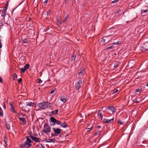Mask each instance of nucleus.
Instances as JSON below:
<instances>
[{"instance_id": "864d4df0", "label": "nucleus", "mask_w": 148, "mask_h": 148, "mask_svg": "<svg viewBox=\"0 0 148 148\" xmlns=\"http://www.w3.org/2000/svg\"><path fill=\"white\" fill-rule=\"evenodd\" d=\"M40 148H45L44 146H43L41 144V146L40 147Z\"/></svg>"}, {"instance_id": "2f4dec72", "label": "nucleus", "mask_w": 148, "mask_h": 148, "mask_svg": "<svg viewBox=\"0 0 148 148\" xmlns=\"http://www.w3.org/2000/svg\"><path fill=\"white\" fill-rule=\"evenodd\" d=\"M13 76L14 77L13 80H15V78H17V75L15 73H14L13 74Z\"/></svg>"}, {"instance_id": "49530a36", "label": "nucleus", "mask_w": 148, "mask_h": 148, "mask_svg": "<svg viewBox=\"0 0 148 148\" xmlns=\"http://www.w3.org/2000/svg\"><path fill=\"white\" fill-rule=\"evenodd\" d=\"M8 6V3H7L5 4V6L4 7V8H6V9H7Z\"/></svg>"}, {"instance_id": "ea45409f", "label": "nucleus", "mask_w": 148, "mask_h": 148, "mask_svg": "<svg viewBox=\"0 0 148 148\" xmlns=\"http://www.w3.org/2000/svg\"><path fill=\"white\" fill-rule=\"evenodd\" d=\"M56 89L55 88H54L50 92V94H52L54 93V92L56 91Z\"/></svg>"}, {"instance_id": "5701e85b", "label": "nucleus", "mask_w": 148, "mask_h": 148, "mask_svg": "<svg viewBox=\"0 0 148 148\" xmlns=\"http://www.w3.org/2000/svg\"><path fill=\"white\" fill-rule=\"evenodd\" d=\"M114 47H115L112 44V45H111L110 46L106 47V49L108 50V49H113Z\"/></svg>"}, {"instance_id": "4c0bfd02", "label": "nucleus", "mask_w": 148, "mask_h": 148, "mask_svg": "<svg viewBox=\"0 0 148 148\" xmlns=\"http://www.w3.org/2000/svg\"><path fill=\"white\" fill-rule=\"evenodd\" d=\"M147 71V68H146L145 69H144L142 70L141 71L142 72H144Z\"/></svg>"}, {"instance_id": "a18cd8bd", "label": "nucleus", "mask_w": 148, "mask_h": 148, "mask_svg": "<svg viewBox=\"0 0 148 148\" xmlns=\"http://www.w3.org/2000/svg\"><path fill=\"white\" fill-rule=\"evenodd\" d=\"M50 14V11L49 10L47 12V16L49 15Z\"/></svg>"}, {"instance_id": "603ef678", "label": "nucleus", "mask_w": 148, "mask_h": 148, "mask_svg": "<svg viewBox=\"0 0 148 148\" xmlns=\"http://www.w3.org/2000/svg\"><path fill=\"white\" fill-rule=\"evenodd\" d=\"M2 44L1 42V40H0V49L2 47Z\"/></svg>"}, {"instance_id": "473e14b6", "label": "nucleus", "mask_w": 148, "mask_h": 148, "mask_svg": "<svg viewBox=\"0 0 148 148\" xmlns=\"http://www.w3.org/2000/svg\"><path fill=\"white\" fill-rule=\"evenodd\" d=\"M32 103H33L32 102H30L28 103L27 104V105L29 106H31Z\"/></svg>"}, {"instance_id": "2eb2a0df", "label": "nucleus", "mask_w": 148, "mask_h": 148, "mask_svg": "<svg viewBox=\"0 0 148 148\" xmlns=\"http://www.w3.org/2000/svg\"><path fill=\"white\" fill-rule=\"evenodd\" d=\"M60 125L62 127L64 128L67 127L68 126L65 122L63 123L61 122V123L60 124Z\"/></svg>"}, {"instance_id": "1a4fd4ad", "label": "nucleus", "mask_w": 148, "mask_h": 148, "mask_svg": "<svg viewBox=\"0 0 148 148\" xmlns=\"http://www.w3.org/2000/svg\"><path fill=\"white\" fill-rule=\"evenodd\" d=\"M82 83V80H79L77 83L75 84V87L77 90H79L81 87L80 84Z\"/></svg>"}, {"instance_id": "e2e57ef3", "label": "nucleus", "mask_w": 148, "mask_h": 148, "mask_svg": "<svg viewBox=\"0 0 148 148\" xmlns=\"http://www.w3.org/2000/svg\"><path fill=\"white\" fill-rule=\"evenodd\" d=\"M4 142H5V143L6 144V141H4Z\"/></svg>"}, {"instance_id": "f257e3e1", "label": "nucleus", "mask_w": 148, "mask_h": 148, "mask_svg": "<svg viewBox=\"0 0 148 148\" xmlns=\"http://www.w3.org/2000/svg\"><path fill=\"white\" fill-rule=\"evenodd\" d=\"M38 106L42 110H44L51 107V104L48 102H43L38 103Z\"/></svg>"}, {"instance_id": "5fc2aeb1", "label": "nucleus", "mask_w": 148, "mask_h": 148, "mask_svg": "<svg viewBox=\"0 0 148 148\" xmlns=\"http://www.w3.org/2000/svg\"><path fill=\"white\" fill-rule=\"evenodd\" d=\"M49 0H45V1L44 2V3H47Z\"/></svg>"}, {"instance_id": "e433bc0d", "label": "nucleus", "mask_w": 148, "mask_h": 148, "mask_svg": "<svg viewBox=\"0 0 148 148\" xmlns=\"http://www.w3.org/2000/svg\"><path fill=\"white\" fill-rule=\"evenodd\" d=\"M118 90L117 89H114L113 90V94H115V93L117 92L118 91Z\"/></svg>"}, {"instance_id": "680f3d73", "label": "nucleus", "mask_w": 148, "mask_h": 148, "mask_svg": "<svg viewBox=\"0 0 148 148\" xmlns=\"http://www.w3.org/2000/svg\"><path fill=\"white\" fill-rule=\"evenodd\" d=\"M146 86H147L148 87V83L147 84Z\"/></svg>"}, {"instance_id": "aec40b11", "label": "nucleus", "mask_w": 148, "mask_h": 148, "mask_svg": "<svg viewBox=\"0 0 148 148\" xmlns=\"http://www.w3.org/2000/svg\"><path fill=\"white\" fill-rule=\"evenodd\" d=\"M100 41V42L101 43L104 44H105L106 40V39L103 38H101L100 39H99Z\"/></svg>"}, {"instance_id": "f3484780", "label": "nucleus", "mask_w": 148, "mask_h": 148, "mask_svg": "<svg viewBox=\"0 0 148 148\" xmlns=\"http://www.w3.org/2000/svg\"><path fill=\"white\" fill-rule=\"evenodd\" d=\"M143 88L141 86H139L136 90V92L141 93L142 91Z\"/></svg>"}, {"instance_id": "393cba45", "label": "nucleus", "mask_w": 148, "mask_h": 148, "mask_svg": "<svg viewBox=\"0 0 148 148\" xmlns=\"http://www.w3.org/2000/svg\"><path fill=\"white\" fill-rule=\"evenodd\" d=\"M58 110H55L51 112V113L53 114H58Z\"/></svg>"}, {"instance_id": "4d7b16f0", "label": "nucleus", "mask_w": 148, "mask_h": 148, "mask_svg": "<svg viewBox=\"0 0 148 148\" xmlns=\"http://www.w3.org/2000/svg\"><path fill=\"white\" fill-rule=\"evenodd\" d=\"M121 12V10H118V11L117 12H116V13H119L120 12Z\"/></svg>"}, {"instance_id": "4be33fe9", "label": "nucleus", "mask_w": 148, "mask_h": 148, "mask_svg": "<svg viewBox=\"0 0 148 148\" xmlns=\"http://www.w3.org/2000/svg\"><path fill=\"white\" fill-rule=\"evenodd\" d=\"M85 72L84 70L82 69L81 70V71L80 72L78 73V74L79 75H82L83 74H84Z\"/></svg>"}, {"instance_id": "7c9ffc66", "label": "nucleus", "mask_w": 148, "mask_h": 148, "mask_svg": "<svg viewBox=\"0 0 148 148\" xmlns=\"http://www.w3.org/2000/svg\"><path fill=\"white\" fill-rule=\"evenodd\" d=\"M3 115V111H2V110L1 108V107H0V116H2Z\"/></svg>"}, {"instance_id": "6e6552de", "label": "nucleus", "mask_w": 148, "mask_h": 148, "mask_svg": "<svg viewBox=\"0 0 148 148\" xmlns=\"http://www.w3.org/2000/svg\"><path fill=\"white\" fill-rule=\"evenodd\" d=\"M32 145V144L25 142L21 145V148H28L29 147H31Z\"/></svg>"}, {"instance_id": "bf43d9fd", "label": "nucleus", "mask_w": 148, "mask_h": 148, "mask_svg": "<svg viewBox=\"0 0 148 148\" xmlns=\"http://www.w3.org/2000/svg\"><path fill=\"white\" fill-rule=\"evenodd\" d=\"M65 1L66 3L68 2V0H65Z\"/></svg>"}, {"instance_id": "f704fd0d", "label": "nucleus", "mask_w": 148, "mask_h": 148, "mask_svg": "<svg viewBox=\"0 0 148 148\" xmlns=\"http://www.w3.org/2000/svg\"><path fill=\"white\" fill-rule=\"evenodd\" d=\"M148 11L147 10H141V13L143 14V13H145L147 12Z\"/></svg>"}, {"instance_id": "a19ab883", "label": "nucleus", "mask_w": 148, "mask_h": 148, "mask_svg": "<svg viewBox=\"0 0 148 148\" xmlns=\"http://www.w3.org/2000/svg\"><path fill=\"white\" fill-rule=\"evenodd\" d=\"M22 81V79L21 78H20L18 80V82L19 83H21Z\"/></svg>"}, {"instance_id": "9b49d317", "label": "nucleus", "mask_w": 148, "mask_h": 148, "mask_svg": "<svg viewBox=\"0 0 148 148\" xmlns=\"http://www.w3.org/2000/svg\"><path fill=\"white\" fill-rule=\"evenodd\" d=\"M53 130L55 133L57 135L58 134H60L62 131L61 129L58 128L56 129L53 128Z\"/></svg>"}, {"instance_id": "6e6d98bb", "label": "nucleus", "mask_w": 148, "mask_h": 148, "mask_svg": "<svg viewBox=\"0 0 148 148\" xmlns=\"http://www.w3.org/2000/svg\"><path fill=\"white\" fill-rule=\"evenodd\" d=\"M30 31L31 32H32L34 34L32 36H34V31Z\"/></svg>"}, {"instance_id": "7ed1b4c3", "label": "nucleus", "mask_w": 148, "mask_h": 148, "mask_svg": "<svg viewBox=\"0 0 148 148\" xmlns=\"http://www.w3.org/2000/svg\"><path fill=\"white\" fill-rule=\"evenodd\" d=\"M21 116L23 117L25 116V115L22 114H18V119L20 122V124L22 125H26L27 123V121L24 118H21Z\"/></svg>"}, {"instance_id": "20e7f679", "label": "nucleus", "mask_w": 148, "mask_h": 148, "mask_svg": "<svg viewBox=\"0 0 148 148\" xmlns=\"http://www.w3.org/2000/svg\"><path fill=\"white\" fill-rule=\"evenodd\" d=\"M51 130L50 127L48 125L47 123H46L44 125V128L42 131V132L48 134L50 132Z\"/></svg>"}, {"instance_id": "c9c22d12", "label": "nucleus", "mask_w": 148, "mask_h": 148, "mask_svg": "<svg viewBox=\"0 0 148 148\" xmlns=\"http://www.w3.org/2000/svg\"><path fill=\"white\" fill-rule=\"evenodd\" d=\"M106 38L105 39H106V40L105 41V42H106L105 44L107 43L108 42H109L110 41V40H108V39L107 38Z\"/></svg>"}, {"instance_id": "69168bd1", "label": "nucleus", "mask_w": 148, "mask_h": 148, "mask_svg": "<svg viewBox=\"0 0 148 148\" xmlns=\"http://www.w3.org/2000/svg\"><path fill=\"white\" fill-rule=\"evenodd\" d=\"M6 127L7 128V129H9V128H8V126H7V127Z\"/></svg>"}, {"instance_id": "cd10ccee", "label": "nucleus", "mask_w": 148, "mask_h": 148, "mask_svg": "<svg viewBox=\"0 0 148 148\" xmlns=\"http://www.w3.org/2000/svg\"><path fill=\"white\" fill-rule=\"evenodd\" d=\"M100 133V131L99 130H97L94 134V135L96 136L99 135Z\"/></svg>"}, {"instance_id": "338daca9", "label": "nucleus", "mask_w": 148, "mask_h": 148, "mask_svg": "<svg viewBox=\"0 0 148 148\" xmlns=\"http://www.w3.org/2000/svg\"><path fill=\"white\" fill-rule=\"evenodd\" d=\"M147 68V70H148V67H147L146 68Z\"/></svg>"}, {"instance_id": "8fccbe9b", "label": "nucleus", "mask_w": 148, "mask_h": 148, "mask_svg": "<svg viewBox=\"0 0 148 148\" xmlns=\"http://www.w3.org/2000/svg\"><path fill=\"white\" fill-rule=\"evenodd\" d=\"M3 82V80L0 77V82L2 83Z\"/></svg>"}, {"instance_id": "3c124183", "label": "nucleus", "mask_w": 148, "mask_h": 148, "mask_svg": "<svg viewBox=\"0 0 148 148\" xmlns=\"http://www.w3.org/2000/svg\"><path fill=\"white\" fill-rule=\"evenodd\" d=\"M100 127H101V126H97L96 127V130L100 128Z\"/></svg>"}, {"instance_id": "a211bd4d", "label": "nucleus", "mask_w": 148, "mask_h": 148, "mask_svg": "<svg viewBox=\"0 0 148 148\" xmlns=\"http://www.w3.org/2000/svg\"><path fill=\"white\" fill-rule=\"evenodd\" d=\"M26 141L25 142H27L28 143L30 144V143H32V141L29 138V136H26Z\"/></svg>"}, {"instance_id": "0e129e2a", "label": "nucleus", "mask_w": 148, "mask_h": 148, "mask_svg": "<svg viewBox=\"0 0 148 148\" xmlns=\"http://www.w3.org/2000/svg\"><path fill=\"white\" fill-rule=\"evenodd\" d=\"M135 102H136V103H138V102H139L138 101H135Z\"/></svg>"}, {"instance_id": "ddd939ff", "label": "nucleus", "mask_w": 148, "mask_h": 148, "mask_svg": "<svg viewBox=\"0 0 148 148\" xmlns=\"http://www.w3.org/2000/svg\"><path fill=\"white\" fill-rule=\"evenodd\" d=\"M9 104H10L11 107L10 110L11 112L16 113V112L15 110V109L13 106V102H10L9 103Z\"/></svg>"}, {"instance_id": "052dcab7", "label": "nucleus", "mask_w": 148, "mask_h": 148, "mask_svg": "<svg viewBox=\"0 0 148 148\" xmlns=\"http://www.w3.org/2000/svg\"><path fill=\"white\" fill-rule=\"evenodd\" d=\"M15 10V9H14L13 10V12H12V13H13V12L14 11V10Z\"/></svg>"}, {"instance_id": "4468645a", "label": "nucleus", "mask_w": 148, "mask_h": 148, "mask_svg": "<svg viewBox=\"0 0 148 148\" xmlns=\"http://www.w3.org/2000/svg\"><path fill=\"white\" fill-rule=\"evenodd\" d=\"M30 138L32 140H34L36 142H39L40 141L39 138L33 136H31Z\"/></svg>"}, {"instance_id": "79ce46f5", "label": "nucleus", "mask_w": 148, "mask_h": 148, "mask_svg": "<svg viewBox=\"0 0 148 148\" xmlns=\"http://www.w3.org/2000/svg\"><path fill=\"white\" fill-rule=\"evenodd\" d=\"M119 0H114L112 2V3H115L118 1Z\"/></svg>"}, {"instance_id": "f8f14e48", "label": "nucleus", "mask_w": 148, "mask_h": 148, "mask_svg": "<svg viewBox=\"0 0 148 148\" xmlns=\"http://www.w3.org/2000/svg\"><path fill=\"white\" fill-rule=\"evenodd\" d=\"M30 38H22V41L24 43L28 44L30 42Z\"/></svg>"}, {"instance_id": "c03bdc74", "label": "nucleus", "mask_w": 148, "mask_h": 148, "mask_svg": "<svg viewBox=\"0 0 148 148\" xmlns=\"http://www.w3.org/2000/svg\"><path fill=\"white\" fill-rule=\"evenodd\" d=\"M51 29L49 27L46 28L45 30H46V31H50Z\"/></svg>"}, {"instance_id": "c756f323", "label": "nucleus", "mask_w": 148, "mask_h": 148, "mask_svg": "<svg viewBox=\"0 0 148 148\" xmlns=\"http://www.w3.org/2000/svg\"><path fill=\"white\" fill-rule=\"evenodd\" d=\"M119 65V63L118 62H116L115 63L114 66V69L116 68Z\"/></svg>"}, {"instance_id": "13d9d810", "label": "nucleus", "mask_w": 148, "mask_h": 148, "mask_svg": "<svg viewBox=\"0 0 148 148\" xmlns=\"http://www.w3.org/2000/svg\"><path fill=\"white\" fill-rule=\"evenodd\" d=\"M3 108L4 109H5L6 108L5 105V104H4L3 106Z\"/></svg>"}, {"instance_id": "c85d7f7f", "label": "nucleus", "mask_w": 148, "mask_h": 148, "mask_svg": "<svg viewBox=\"0 0 148 148\" xmlns=\"http://www.w3.org/2000/svg\"><path fill=\"white\" fill-rule=\"evenodd\" d=\"M93 128L92 126H91L90 127H89V126H88L87 127V129L88 130V131H91Z\"/></svg>"}, {"instance_id": "0eeeda50", "label": "nucleus", "mask_w": 148, "mask_h": 148, "mask_svg": "<svg viewBox=\"0 0 148 148\" xmlns=\"http://www.w3.org/2000/svg\"><path fill=\"white\" fill-rule=\"evenodd\" d=\"M141 50L143 52H148V42H146L141 47Z\"/></svg>"}, {"instance_id": "f03ea898", "label": "nucleus", "mask_w": 148, "mask_h": 148, "mask_svg": "<svg viewBox=\"0 0 148 148\" xmlns=\"http://www.w3.org/2000/svg\"><path fill=\"white\" fill-rule=\"evenodd\" d=\"M116 109L112 106H110L107 107L105 109V112L107 114L112 115L116 112Z\"/></svg>"}, {"instance_id": "412c9836", "label": "nucleus", "mask_w": 148, "mask_h": 148, "mask_svg": "<svg viewBox=\"0 0 148 148\" xmlns=\"http://www.w3.org/2000/svg\"><path fill=\"white\" fill-rule=\"evenodd\" d=\"M69 17V15L68 14H67L66 15L64 19L63 20V22L64 23H65L66 22L67 20L68 19Z\"/></svg>"}, {"instance_id": "6ab92c4d", "label": "nucleus", "mask_w": 148, "mask_h": 148, "mask_svg": "<svg viewBox=\"0 0 148 148\" xmlns=\"http://www.w3.org/2000/svg\"><path fill=\"white\" fill-rule=\"evenodd\" d=\"M66 97H62L60 100L61 101H63V103H64L65 101H66Z\"/></svg>"}, {"instance_id": "a878e982", "label": "nucleus", "mask_w": 148, "mask_h": 148, "mask_svg": "<svg viewBox=\"0 0 148 148\" xmlns=\"http://www.w3.org/2000/svg\"><path fill=\"white\" fill-rule=\"evenodd\" d=\"M121 43L122 42H121V41H119L113 43V44L114 45H121Z\"/></svg>"}, {"instance_id": "bb28decb", "label": "nucleus", "mask_w": 148, "mask_h": 148, "mask_svg": "<svg viewBox=\"0 0 148 148\" xmlns=\"http://www.w3.org/2000/svg\"><path fill=\"white\" fill-rule=\"evenodd\" d=\"M46 141L47 142H54L53 140L51 139H47L46 140Z\"/></svg>"}, {"instance_id": "dca6fc26", "label": "nucleus", "mask_w": 148, "mask_h": 148, "mask_svg": "<svg viewBox=\"0 0 148 148\" xmlns=\"http://www.w3.org/2000/svg\"><path fill=\"white\" fill-rule=\"evenodd\" d=\"M98 115L100 117L99 119H100V118H101L100 119L101 120H102L103 118V114H102L101 113V110H99L98 111Z\"/></svg>"}, {"instance_id": "09e8293b", "label": "nucleus", "mask_w": 148, "mask_h": 148, "mask_svg": "<svg viewBox=\"0 0 148 148\" xmlns=\"http://www.w3.org/2000/svg\"><path fill=\"white\" fill-rule=\"evenodd\" d=\"M42 82V81L40 79H38V83H41Z\"/></svg>"}, {"instance_id": "9d476101", "label": "nucleus", "mask_w": 148, "mask_h": 148, "mask_svg": "<svg viewBox=\"0 0 148 148\" xmlns=\"http://www.w3.org/2000/svg\"><path fill=\"white\" fill-rule=\"evenodd\" d=\"M29 64H26L24 66L23 68H21V71L24 73L26 70L29 69Z\"/></svg>"}, {"instance_id": "58836bf2", "label": "nucleus", "mask_w": 148, "mask_h": 148, "mask_svg": "<svg viewBox=\"0 0 148 148\" xmlns=\"http://www.w3.org/2000/svg\"><path fill=\"white\" fill-rule=\"evenodd\" d=\"M5 13L2 12L1 14V16L3 17H5Z\"/></svg>"}, {"instance_id": "de8ad7c7", "label": "nucleus", "mask_w": 148, "mask_h": 148, "mask_svg": "<svg viewBox=\"0 0 148 148\" xmlns=\"http://www.w3.org/2000/svg\"><path fill=\"white\" fill-rule=\"evenodd\" d=\"M51 136L52 137H53L54 136H57V135H56V134H51Z\"/></svg>"}, {"instance_id": "37998d69", "label": "nucleus", "mask_w": 148, "mask_h": 148, "mask_svg": "<svg viewBox=\"0 0 148 148\" xmlns=\"http://www.w3.org/2000/svg\"><path fill=\"white\" fill-rule=\"evenodd\" d=\"M7 9L6 8H3V9L2 10V12H4L5 13H6V12Z\"/></svg>"}, {"instance_id": "b1692460", "label": "nucleus", "mask_w": 148, "mask_h": 148, "mask_svg": "<svg viewBox=\"0 0 148 148\" xmlns=\"http://www.w3.org/2000/svg\"><path fill=\"white\" fill-rule=\"evenodd\" d=\"M118 123L121 125H122L124 123V122L120 119L118 120Z\"/></svg>"}, {"instance_id": "72a5a7b5", "label": "nucleus", "mask_w": 148, "mask_h": 148, "mask_svg": "<svg viewBox=\"0 0 148 148\" xmlns=\"http://www.w3.org/2000/svg\"><path fill=\"white\" fill-rule=\"evenodd\" d=\"M71 58L72 60H75V56L74 55H73L71 56Z\"/></svg>"}, {"instance_id": "774afa93", "label": "nucleus", "mask_w": 148, "mask_h": 148, "mask_svg": "<svg viewBox=\"0 0 148 148\" xmlns=\"http://www.w3.org/2000/svg\"><path fill=\"white\" fill-rule=\"evenodd\" d=\"M76 39L78 41H79V40H78V39H77L76 38Z\"/></svg>"}, {"instance_id": "423d86ee", "label": "nucleus", "mask_w": 148, "mask_h": 148, "mask_svg": "<svg viewBox=\"0 0 148 148\" xmlns=\"http://www.w3.org/2000/svg\"><path fill=\"white\" fill-rule=\"evenodd\" d=\"M50 121L52 122L53 123L52 124H51V125H54L55 124H56L60 125L61 123L60 121L56 119L53 117H51L50 118Z\"/></svg>"}, {"instance_id": "39448f33", "label": "nucleus", "mask_w": 148, "mask_h": 148, "mask_svg": "<svg viewBox=\"0 0 148 148\" xmlns=\"http://www.w3.org/2000/svg\"><path fill=\"white\" fill-rule=\"evenodd\" d=\"M110 118L104 119L103 120V122L104 123H108L111 124L114 121V118L110 116Z\"/></svg>"}]
</instances>
